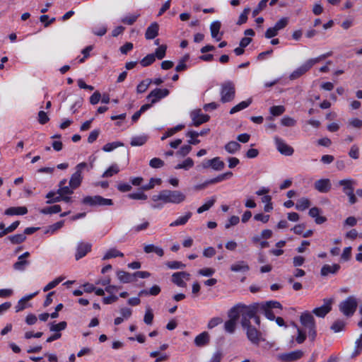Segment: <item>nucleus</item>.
I'll return each mask as SVG.
<instances>
[{"label": "nucleus", "mask_w": 362, "mask_h": 362, "mask_svg": "<svg viewBox=\"0 0 362 362\" xmlns=\"http://www.w3.org/2000/svg\"><path fill=\"white\" fill-rule=\"evenodd\" d=\"M186 199V195L179 190L164 189L159 192L158 194L153 195L152 200L153 202L163 201L164 203H171L179 204Z\"/></svg>", "instance_id": "obj_1"}, {"label": "nucleus", "mask_w": 362, "mask_h": 362, "mask_svg": "<svg viewBox=\"0 0 362 362\" xmlns=\"http://www.w3.org/2000/svg\"><path fill=\"white\" fill-rule=\"evenodd\" d=\"M300 322L305 330L308 331L310 339L313 341L317 336L315 320L313 315L309 312H304L300 316Z\"/></svg>", "instance_id": "obj_2"}, {"label": "nucleus", "mask_w": 362, "mask_h": 362, "mask_svg": "<svg viewBox=\"0 0 362 362\" xmlns=\"http://www.w3.org/2000/svg\"><path fill=\"white\" fill-rule=\"evenodd\" d=\"M259 312V303H252L250 305L242 304L241 313V326H245L251 324L250 319L253 318L257 313Z\"/></svg>", "instance_id": "obj_3"}, {"label": "nucleus", "mask_w": 362, "mask_h": 362, "mask_svg": "<svg viewBox=\"0 0 362 362\" xmlns=\"http://www.w3.org/2000/svg\"><path fill=\"white\" fill-rule=\"evenodd\" d=\"M245 330L247 339L255 346H258L261 341H264L262 332L252 324L242 327Z\"/></svg>", "instance_id": "obj_4"}, {"label": "nucleus", "mask_w": 362, "mask_h": 362, "mask_svg": "<svg viewBox=\"0 0 362 362\" xmlns=\"http://www.w3.org/2000/svg\"><path fill=\"white\" fill-rule=\"evenodd\" d=\"M358 301L356 298L353 296H350L339 303V309L345 316L350 317L355 313Z\"/></svg>", "instance_id": "obj_5"}, {"label": "nucleus", "mask_w": 362, "mask_h": 362, "mask_svg": "<svg viewBox=\"0 0 362 362\" xmlns=\"http://www.w3.org/2000/svg\"><path fill=\"white\" fill-rule=\"evenodd\" d=\"M235 95V84L232 81H226L221 85V101L223 103L232 101Z\"/></svg>", "instance_id": "obj_6"}, {"label": "nucleus", "mask_w": 362, "mask_h": 362, "mask_svg": "<svg viewBox=\"0 0 362 362\" xmlns=\"http://www.w3.org/2000/svg\"><path fill=\"white\" fill-rule=\"evenodd\" d=\"M82 204L90 206H110L113 204V201L99 195L86 196L82 199Z\"/></svg>", "instance_id": "obj_7"}, {"label": "nucleus", "mask_w": 362, "mask_h": 362, "mask_svg": "<svg viewBox=\"0 0 362 362\" xmlns=\"http://www.w3.org/2000/svg\"><path fill=\"white\" fill-rule=\"evenodd\" d=\"M86 166L87 163L85 162L80 163L76 166V172L72 174L69 180V186L72 189H75L81 185L83 180L82 170Z\"/></svg>", "instance_id": "obj_8"}, {"label": "nucleus", "mask_w": 362, "mask_h": 362, "mask_svg": "<svg viewBox=\"0 0 362 362\" xmlns=\"http://www.w3.org/2000/svg\"><path fill=\"white\" fill-rule=\"evenodd\" d=\"M316 60L309 59L303 65L295 69L289 76L290 80H296L308 72L315 64Z\"/></svg>", "instance_id": "obj_9"}, {"label": "nucleus", "mask_w": 362, "mask_h": 362, "mask_svg": "<svg viewBox=\"0 0 362 362\" xmlns=\"http://www.w3.org/2000/svg\"><path fill=\"white\" fill-rule=\"evenodd\" d=\"M324 304L313 310V313L319 317H325L331 310L332 304L334 302L333 298H325Z\"/></svg>", "instance_id": "obj_10"}, {"label": "nucleus", "mask_w": 362, "mask_h": 362, "mask_svg": "<svg viewBox=\"0 0 362 362\" xmlns=\"http://www.w3.org/2000/svg\"><path fill=\"white\" fill-rule=\"evenodd\" d=\"M169 93V90L166 88H155L147 95L146 99L151 101L149 104H151L152 106L160 99L168 96Z\"/></svg>", "instance_id": "obj_11"}, {"label": "nucleus", "mask_w": 362, "mask_h": 362, "mask_svg": "<svg viewBox=\"0 0 362 362\" xmlns=\"http://www.w3.org/2000/svg\"><path fill=\"white\" fill-rule=\"evenodd\" d=\"M303 354V351L296 350L288 353L279 354L277 358L282 362H293L301 358Z\"/></svg>", "instance_id": "obj_12"}, {"label": "nucleus", "mask_w": 362, "mask_h": 362, "mask_svg": "<svg viewBox=\"0 0 362 362\" xmlns=\"http://www.w3.org/2000/svg\"><path fill=\"white\" fill-rule=\"evenodd\" d=\"M190 116L192 120L191 125H194L195 127H198L203 123L208 122L210 119V117L208 115L202 114L200 109L193 110L191 112Z\"/></svg>", "instance_id": "obj_13"}, {"label": "nucleus", "mask_w": 362, "mask_h": 362, "mask_svg": "<svg viewBox=\"0 0 362 362\" xmlns=\"http://www.w3.org/2000/svg\"><path fill=\"white\" fill-rule=\"evenodd\" d=\"M91 247L92 245L90 243L84 242L78 243L76 250L75 259L78 260L84 257L89 252H90Z\"/></svg>", "instance_id": "obj_14"}, {"label": "nucleus", "mask_w": 362, "mask_h": 362, "mask_svg": "<svg viewBox=\"0 0 362 362\" xmlns=\"http://www.w3.org/2000/svg\"><path fill=\"white\" fill-rule=\"evenodd\" d=\"M278 151L283 155L291 156L293 153V148L287 145L281 139L276 137L274 139Z\"/></svg>", "instance_id": "obj_15"}, {"label": "nucleus", "mask_w": 362, "mask_h": 362, "mask_svg": "<svg viewBox=\"0 0 362 362\" xmlns=\"http://www.w3.org/2000/svg\"><path fill=\"white\" fill-rule=\"evenodd\" d=\"M314 185L315 189L322 193H327L331 189V183L329 179L318 180L315 182Z\"/></svg>", "instance_id": "obj_16"}, {"label": "nucleus", "mask_w": 362, "mask_h": 362, "mask_svg": "<svg viewBox=\"0 0 362 362\" xmlns=\"http://www.w3.org/2000/svg\"><path fill=\"white\" fill-rule=\"evenodd\" d=\"M27 213L28 209L25 206H11L4 211V214L6 216H23Z\"/></svg>", "instance_id": "obj_17"}, {"label": "nucleus", "mask_w": 362, "mask_h": 362, "mask_svg": "<svg viewBox=\"0 0 362 362\" xmlns=\"http://www.w3.org/2000/svg\"><path fill=\"white\" fill-rule=\"evenodd\" d=\"M37 293V291L21 298L15 307L16 312H20L25 309L28 307V301L34 298Z\"/></svg>", "instance_id": "obj_18"}, {"label": "nucleus", "mask_w": 362, "mask_h": 362, "mask_svg": "<svg viewBox=\"0 0 362 362\" xmlns=\"http://www.w3.org/2000/svg\"><path fill=\"white\" fill-rule=\"evenodd\" d=\"M115 156L119 163L125 165L129 160V150L127 148H123L119 151H115Z\"/></svg>", "instance_id": "obj_19"}, {"label": "nucleus", "mask_w": 362, "mask_h": 362, "mask_svg": "<svg viewBox=\"0 0 362 362\" xmlns=\"http://www.w3.org/2000/svg\"><path fill=\"white\" fill-rule=\"evenodd\" d=\"M66 180L63 179L59 183V189H57L58 196L71 195L74 193V190L70 186H66Z\"/></svg>", "instance_id": "obj_20"}, {"label": "nucleus", "mask_w": 362, "mask_h": 362, "mask_svg": "<svg viewBox=\"0 0 362 362\" xmlns=\"http://www.w3.org/2000/svg\"><path fill=\"white\" fill-rule=\"evenodd\" d=\"M159 25L157 23H152L146 30L145 37L147 40L154 39L158 35Z\"/></svg>", "instance_id": "obj_21"}, {"label": "nucleus", "mask_w": 362, "mask_h": 362, "mask_svg": "<svg viewBox=\"0 0 362 362\" xmlns=\"http://www.w3.org/2000/svg\"><path fill=\"white\" fill-rule=\"evenodd\" d=\"M339 269L340 266L338 264H334L333 265L325 264L321 269L320 274L322 276H326L329 274H336Z\"/></svg>", "instance_id": "obj_22"}, {"label": "nucleus", "mask_w": 362, "mask_h": 362, "mask_svg": "<svg viewBox=\"0 0 362 362\" xmlns=\"http://www.w3.org/2000/svg\"><path fill=\"white\" fill-rule=\"evenodd\" d=\"M320 212V209L317 207H313L309 211L310 216L315 218V221L317 224H322L327 221V218L325 216H319Z\"/></svg>", "instance_id": "obj_23"}, {"label": "nucleus", "mask_w": 362, "mask_h": 362, "mask_svg": "<svg viewBox=\"0 0 362 362\" xmlns=\"http://www.w3.org/2000/svg\"><path fill=\"white\" fill-rule=\"evenodd\" d=\"M242 303H238L231 308L228 312V316L230 320H233L235 321H237L240 316H241V310Z\"/></svg>", "instance_id": "obj_24"}, {"label": "nucleus", "mask_w": 362, "mask_h": 362, "mask_svg": "<svg viewBox=\"0 0 362 362\" xmlns=\"http://www.w3.org/2000/svg\"><path fill=\"white\" fill-rule=\"evenodd\" d=\"M209 339L208 332H204L195 337L194 344L197 346H203L209 342Z\"/></svg>", "instance_id": "obj_25"}, {"label": "nucleus", "mask_w": 362, "mask_h": 362, "mask_svg": "<svg viewBox=\"0 0 362 362\" xmlns=\"http://www.w3.org/2000/svg\"><path fill=\"white\" fill-rule=\"evenodd\" d=\"M355 184V181L353 180H341L339 182V185L343 186V192L348 195V194L353 192L354 188L353 185Z\"/></svg>", "instance_id": "obj_26"}, {"label": "nucleus", "mask_w": 362, "mask_h": 362, "mask_svg": "<svg viewBox=\"0 0 362 362\" xmlns=\"http://www.w3.org/2000/svg\"><path fill=\"white\" fill-rule=\"evenodd\" d=\"M117 275L119 281L122 283H131L134 282L133 274L124 271H118Z\"/></svg>", "instance_id": "obj_27"}, {"label": "nucleus", "mask_w": 362, "mask_h": 362, "mask_svg": "<svg viewBox=\"0 0 362 362\" xmlns=\"http://www.w3.org/2000/svg\"><path fill=\"white\" fill-rule=\"evenodd\" d=\"M250 269L248 264L244 261H240L230 266V270L235 272H245Z\"/></svg>", "instance_id": "obj_28"}, {"label": "nucleus", "mask_w": 362, "mask_h": 362, "mask_svg": "<svg viewBox=\"0 0 362 362\" xmlns=\"http://www.w3.org/2000/svg\"><path fill=\"white\" fill-rule=\"evenodd\" d=\"M240 144H238L236 141H230L228 144H226L224 146L225 150L231 154L235 153V152L238 151L240 149Z\"/></svg>", "instance_id": "obj_29"}, {"label": "nucleus", "mask_w": 362, "mask_h": 362, "mask_svg": "<svg viewBox=\"0 0 362 362\" xmlns=\"http://www.w3.org/2000/svg\"><path fill=\"white\" fill-rule=\"evenodd\" d=\"M29 264V261L23 259H21L20 257H18V260L13 264V268L16 271L23 272Z\"/></svg>", "instance_id": "obj_30"}, {"label": "nucleus", "mask_w": 362, "mask_h": 362, "mask_svg": "<svg viewBox=\"0 0 362 362\" xmlns=\"http://www.w3.org/2000/svg\"><path fill=\"white\" fill-rule=\"evenodd\" d=\"M221 26V22L218 21L212 22L210 25L211 37L213 38H216L217 41H219L221 40L220 37L217 38V35L220 30Z\"/></svg>", "instance_id": "obj_31"}, {"label": "nucleus", "mask_w": 362, "mask_h": 362, "mask_svg": "<svg viewBox=\"0 0 362 362\" xmlns=\"http://www.w3.org/2000/svg\"><path fill=\"white\" fill-rule=\"evenodd\" d=\"M144 250L146 253L155 252L159 257H162L164 255L163 250L159 247L155 246L154 245H147L144 247Z\"/></svg>", "instance_id": "obj_32"}, {"label": "nucleus", "mask_w": 362, "mask_h": 362, "mask_svg": "<svg viewBox=\"0 0 362 362\" xmlns=\"http://www.w3.org/2000/svg\"><path fill=\"white\" fill-rule=\"evenodd\" d=\"M62 211L59 205H53L51 206L45 207L40 209V212L42 214H57Z\"/></svg>", "instance_id": "obj_33"}, {"label": "nucleus", "mask_w": 362, "mask_h": 362, "mask_svg": "<svg viewBox=\"0 0 362 362\" xmlns=\"http://www.w3.org/2000/svg\"><path fill=\"white\" fill-rule=\"evenodd\" d=\"M252 103L251 99H248L245 101H242L239 104L235 105L233 107H232L230 110V114H234L237 112H239L246 107H247Z\"/></svg>", "instance_id": "obj_34"}, {"label": "nucleus", "mask_w": 362, "mask_h": 362, "mask_svg": "<svg viewBox=\"0 0 362 362\" xmlns=\"http://www.w3.org/2000/svg\"><path fill=\"white\" fill-rule=\"evenodd\" d=\"M259 312H262L269 320H274L276 318L273 311L263 304H259Z\"/></svg>", "instance_id": "obj_35"}, {"label": "nucleus", "mask_w": 362, "mask_h": 362, "mask_svg": "<svg viewBox=\"0 0 362 362\" xmlns=\"http://www.w3.org/2000/svg\"><path fill=\"white\" fill-rule=\"evenodd\" d=\"M310 206V202L308 199L303 197L298 200L296 209L300 211H304Z\"/></svg>", "instance_id": "obj_36"}, {"label": "nucleus", "mask_w": 362, "mask_h": 362, "mask_svg": "<svg viewBox=\"0 0 362 362\" xmlns=\"http://www.w3.org/2000/svg\"><path fill=\"white\" fill-rule=\"evenodd\" d=\"M191 216H192V213L187 212L184 216L180 217L175 221L172 222L170 224V226L173 227V226H180V225H185L188 221V220L191 218Z\"/></svg>", "instance_id": "obj_37"}, {"label": "nucleus", "mask_w": 362, "mask_h": 362, "mask_svg": "<svg viewBox=\"0 0 362 362\" xmlns=\"http://www.w3.org/2000/svg\"><path fill=\"white\" fill-rule=\"evenodd\" d=\"M211 163V168L217 171L223 170L225 167L224 163L221 160L219 157H215L212 158Z\"/></svg>", "instance_id": "obj_38"}, {"label": "nucleus", "mask_w": 362, "mask_h": 362, "mask_svg": "<svg viewBox=\"0 0 362 362\" xmlns=\"http://www.w3.org/2000/svg\"><path fill=\"white\" fill-rule=\"evenodd\" d=\"M8 238L12 244L16 245L23 243L26 239V236L23 233H19L13 235H10L8 237Z\"/></svg>", "instance_id": "obj_39"}, {"label": "nucleus", "mask_w": 362, "mask_h": 362, "mask_svg": "<svg viewBox=\"0 0 362 362\" xmlns=\"http://www.w3.org/2000/svg\"><path fill=\"white\" fill-rule=\"evenodd\" d=\"M61 201H63L66 203H71L72 202V198L71 197H70V195L62 196V194H61V196L56 197L55 198L50 200H47L46 203L49 204L52 203L59 202Z\"/></svg>", "instance_id": "obj_40"}, {"label": "nucleus", "mask_w": 362, "mask_h": 362, "mask_svg": "<svg viewBox=\"0 0 362 362\" xmlns=\"http://www.w3.org/2000/svg\"><path fill=\"white\" fill-rule=\"evenodd\" d=\"M67 323L65 321L60 322L57 324L52 323L50 325L49 329L51 332H56V333H60L59 332L66 329Z\"/></svg>", "instance_id": "obj_41"}, {"label": "nucleus", "mask_w": 362, "mask_h": 362, "mask_svg": "<svg viewBox=\"0 0 362 362\" xmlns=\"http://www.w3.org/2000/svg\"><path fill=\"white\" fill-rule=\"evenodd\" d=\"M172 282L180 287L185 288L187 284L184 281L182 277L179 275L178 272H175L172 275Z\"/></svg>", "instance_id": "obj_42"}, {"label": "nucleus", "mask_w": 362, "mask_h": 362, "mask_svg": "<svg viewBox=\"0 0 362 362\" xmlns=\"http://www.w3.org/2000/svg\"><path fill=\"white\" fill-rule=\"evenodd\" d=\"M194 165V161L191 158H187L185 159L183 163L177 164L175 168V169H185L189 170Z\"/></svg>", "instance_id": "obj_43"}, {"label": "nucleus", "mask_w": 362, "mask_h": 362, "mask_svg": "<svg viewBox=\"0 0 362 362\" xmlns=\"http://www.w3.org/2000/svg\"><path fill=\"white\" fill-rule=\"evenodd\" d=\"M346 325V322L341 320H337L331 326V329L334 332H339L342 331Z\"/></svg>", "instance_id": "obj_44"}, {"label": "nucleus", "mask_w": 362, "mask_h": 362, "mask_svg": "<svg viewBox=\"0 0 362 362\" xmlns=\"http://www.w3.org/2000/svg\"><path fill=\"white\" fill-rule=\"evenodd\" d=\"M152 83L151 79H146L142 81L136 87V91L138 93H144L148 88L149 85Z\"/></svg>", "instance_id": "obj_45"}, {"label": "nucleus", "mask_w": 362, "mask_h": 362, "mask_svg": "<svg viewBox=\"0 0 362 362\" xmlns=\"http://www.w3.org/2000/svg\"><path fill=\"white\" fill-rule=\"evenodd\" d=\"M236 322L237 321H235L233 320H227L224 324V329L226 332L233 334L236 328Z\"/></svg>", "instance_id": "obj_46"}, {"label": "nucleus", "mask_w": 362, "mask_h": 362, "mask_svg": "<svg viewBox=\"0 0 362 362\" xmlns=\"http://www.w3.org/2000/svg\"><path fill=\"white\" fill-rule=\"evenodd\" d=\"M92 32L98 36H103L107 33V25L104 24L95 26L92 28Z\"/></svg>", "instance_id": "obj_47"}, {"label": "nucleus", "mask_w": 362, "mask_h": 362, "mask_svg": "<svg viewBox=\"0 0 362 362\" xmlns=\"http://www.w3.org/2000/svg\"><path fill=\"white\" fill-rule=\"evenodd\" d=\"M151 107V104H145V105H143L140 110L136 111L132 116V122H135L136 121H137L139 119V118L140 117L141 115L145 111H146L147 110H148L150 107Z\"/></svg>", "instance_id": "obj_48"}, {"label": "nucleus", "mask_w": 362, "mask_h": 362, "mask_svg": "<svg viewBox=\"0 0 362 362\" xmlns=\"http://www.w3.org/2000/svg\"><path fill=\"white\" fill-rule=\"evenodd\" d=\"M156 60V56L154 54H149L146 55L144 58L141 59L140 62L142 66H148L153 64Z\"/></svg>", "instance_id": "obj_49"}, {"label": "nucleus", "mask_w": 362, "mask_h": 362, "mask_svg": "<svg viewBox=\"0 0 362 362\" xmlns=\"http://www.w3.org/2000/svg\"><path fill=\"white\" fill-rule=\"evenodd\" d=\"M216 202V197H213L210 200H209L207 202H206L204 204H203L202 206L198 208L197 213L201 214L203 213L205 211L209 210Z\"/></svg>", "instance_id": "obj_50"}, {"label": "nucleus", "mask_w": 362, "mask_h": 362, "mask_svg": "<svg viewBox=\"0 0 362 362\" xmlns=\"http://www.w3.org/2000/svg\"><path fill=\"white\" fill-rule=\"evenodd\" d=\"M185 127L183 124H178L175 127H173L168 130V132L161 137V140L165 139L167 137L171 136L176 132L180 131Z\"/></svg>", "instance_id": "obj_51"}, {"label": "nucleus", "mask_w": 362, "mask_h": 362, "mask_svg": "<svg viewBox=\"0 0 362 362\" xmlns=\"http://www.w3.org/2000/svg\"><path fill=\"white\" fill-rule=\"evenodd\" d=\"M250 11V8L249 7L244 8L243 13L240 15L236 24L240 25L243 23H245L247 21V15L249 14Z\"/></svg>", "instance_id": "obj_52"}, {"label": "nucleus", "mask_w": 362, "mask_h": 362, "mask_svg": "<svg viewBox=\"0 0 362 362\" xmlns=\"http://www.w3.org/2000/svg\"><path fill=\"white\" fill-rule=\"evenodd\" d=\"M147 138L145 136L132 138L131 145L132 146H142L146 142Z\"/></svg>", "instance_id": "obj_53"}, {"label": "nucleus", "mask_w": 362, "mask_h": 362, "mask_svg": "<svg viewBox=\"0 0 362 362\" xmlns=\"http://www.w3.org/2000/svg\"><path fill=\"white\" fill-rule=\"evenodd\" d=\"M165 264L171 269H183L185 267V264L179 261L168 262Z\"/></svg>", "instance_id": "obj_54"}, {"label": "nucleus", "mask_w": 362, "mask_h": 362, "mask_svg": "<svg viewBox=\"0 0 362 362\" xmlns=\"http://www.w3.org/2000/svg\"><path fill=\"white\" fill-rule=\"evenodd\" d=\"M268 1L269 0H262L259 1L257 8H255L252 11V16L254 17L257 16L263 9L266 8Z\"/></svg>", "instance_id": "obj_55"}, {"label": "nucleus", "mask_w": 362, "mask_h": 362, "mask_svg": "<svg viewBox=\"0 0 362 362\" xmlns=\"http://www.w3.org/2000/svg\"><path fill=\"white\" fill-rule=\"evenodd\" d=\"M166 49H167L166 45H160L158 48H157L156 49V52L154 54L156 57H157L158 59H163L165 56Z\"/></svg>", "instance_id": "obj_56"}, {"label": "nucleus", "mask_w": 362, "mask_h": 362, "mask_svg": "<svg viewBox=\"0 0 362 362\" xmlns=\"http://www.w3.org/2000/svg\"><path fill=\"white\" fill-rule=\"evenodd\" d=\"M285 112V107L282 105L272 106L270 113L274 116H279Z\"/></svg>", "instance_id": "obj_57"}, {"label": "nucleus", "mask_w": 362, "mask_h": 362, "mask_svg": "<svg viewBox=\"0 0 362 362\" xmlns=\"http://www.w3.org/2000/svg\"><path fill=\"white\" fill-rule=\"evenodd\" d=\"M62 278L59 277L54 279L53 281L48 283L43 288V291L47 292L54 288H55L61 281Z\"/></svg>", "instance_id": "obj_58"}, {"label": "nucleus", "mask_w": 362, "mask_h": 362, "mask_svg": "<svg viewBox=\"0 0 362 362\" xmlns=\"http://www.w3.org/2000/svg\"><path fill=\"white\" fill-rule=\"evenodd\" d=\"M149 165L153 168H160L164 165V162L158 158H154L150 160Z\"/></svg>", "instance_id": "obj_59"}, {"label": "nucleus", "mask_w": 362, "mask_h": 362, "mask_svg": "<svg viewBox=\"0 0 362 362\" xmlns=\"http://www.w3.org/2000/svg\"><path fill=\"white\" fill-rule=\"evenodd\" d=\"M192 151V146L190 145H185L180 148L179 151L176 152V155L185 157Z\"/></svg>", "instance_id": "obj_60"}, {"label": "nucleus", "mask_w": 362, "mask_h": 362, "mask_svg": "<svg viewBox=\"0 0 362 362\" xmlns=\"http://www.w3.org/2000/svg\"><path fill=\"white\" fill-rule=\"evenodd\" d=\"M153 320V314L151 308H147L144 315V321L146 325H151Z\"/></svg>", "instance_id": "obj_61"}, {"label": "nucleus", "mask_w": 362, "mask_h": 362, "mask_svg": "<svg viewBox=\"0 0 362 362\" xmlns=\"http://www.w3.org/2000/svg\"><path fill=\"white\" fill-rule=\"evenodd\" d=\"M362 351V334L359 338L356 339L355 342V351L353 354V356L358 355Z\"/></svg>", "instance_id": "obj_62"}, {"label": "nucleus", "mask_w": 362, "mask_h": 362, "mask_svg": "<svg viewBox=\"0 0 362 362\" xmlns=\"http://www.w3.org/2000/svg\"><path fill=\"white\" fill-rule=\"evenodd\" d=\"M222 322H223V320L221 317H213L209 320L207 327L209 329H213L214 327L221 324Z\"/></svg>", "instance_id": "obj_63"}, {"label": "nucleus", "mask_w": 362, "mask_h": 362, "mask_svg": "<svg viewBox=\"0 0 362 362\" xmlns=\"http://www.w3.org/2000/svg\"><path fill=\"white\" fill-rule=\"evenodd\" d=\"M49 120V118L47 115V114L43 111V110H40L39 112H38V122L40 124H45L46 123H47Z\"/></svg>", "instance_id": "obj_64"}]
</instances>
